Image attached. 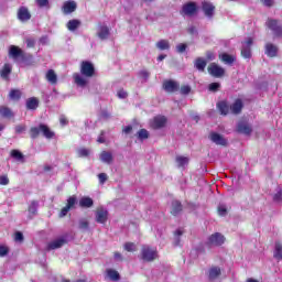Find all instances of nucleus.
<instances>
[{"label": "nucleus", "instance_id": "nucleus-1", "mask_svg": "<svg viewBox=\"0 0 282 282\" xmlns=\"http://www.w3.org/2000/svg\"><path fill=\"white\" fill-rule=\"evenodd\" d=\"M94 74H96L94 64L88 61H83L80 63V73L73 74L74 83L77 84L78 87H87L89 78H93Z\"/></svg>", "mask_w": 282, "mask_h": 282}, {"label": "nucleus", "instance_id": "nucleus-2", "mask_svg": "<svg viewBox=\"0 0 282 282\" xmlns=\"http://www.w3.org/2000/svg\"><path fill=\"white\" fill-rule=\"evenodd\" d=\"M141 259L148 262L155 261L158 259V249L147 245L143 246L141 249Z\"/></svg>", "mask_w": 282, "mask_h": 282}, {"label": "nucleus", "instance_id": "nucleus-3", "mask_svg": "<svg viewBox=\"0 0 282 282\" xmlns=\"http://www.w3.org/2000/svg\"><path fill=\"white\" fill-rule=\"evenodd\" d=\"M40 132L43 133V135H45L48 140L54 137V132H52V130H50L47 126L40 124L39 128H31V138H39Z\"/></svg>", "mask_w": 282, "mask_h": 282}, {"label": "nucleus", "instance_id": "nucleus-4", "mask_svg": "<svg viewBox=\"0 0 282 282\" xmlns=\"http://www.w3.org/2000/svg\"><path fill=\"white\" fill-rule=\"evenodd\" d=\"M226 242V237L219 232H215L208 237L207 243L208 246H224Z\"/></svg>", "mask_w": 282, "mask_h": 282}, {"label": "nucleus", "instance_id": "nucleus-5", "mask_svg": "<svg viewBox=\"0 0 282 282\" xmlns=\"http://www.w3.org/2000/svg\"><path fill=\"white\" fill-rule=\"evenodd\" d=\"M265 25L273 32L275 36H282V25L279 23V21L269 19Z\"/></svg>", "mask_w": 282, "mask_h": 282}, {"label": "nucleus", "instance_id": "nucleus-6", "mask_svg": "<svg viewBox=\"0 0 282 282\" xmlns=\"http://www.w3.org/2000/svg\"><path fill=\"white\" fill-rule=\"evenodd\" d=\"M95 219L97 224H107V219H109V212L104 207L97 208Z\"/></svg>", "mask_w": 282, "mask_h": 282}, {"label": "nucleus", "instance_id": "nucleus-7", "mask_svg": "<svg viewBox=\"0 0 282 282\" xmlns=\"http://www.w3.org/2000/svg\"><path fill=\"white\" fill-rule=\"evenodd\" d=\"M207 69L210 76H214V78H221V76H224V74L226 73V70L221 66L215 63L209 64Z\"/></svg>", "mask_w": 282, "mask_h": 282}, {"label": "nucleus", "instance_id": "nucleus-8", "mask_svg": "<svg viewBox=\"0 0 282 282\" xmlns=\"http://www.w3.org/2000/svg\"><path fill=\"white\" fill-rule=\"evenodd\" d=\"M96 35L100 41L109 39V26H107V24L99 23L96 28Z\"/></svg>", "mask_w": 282, "mask_h": 282}, {"label": "nucleus", "instance_id": "nucleus-9", "mask_svg": "<svg viewBox=\"0 0 282 282\" xmlns=\"http://www.w3.org/2000/svg\"><path fill=\"white\" fill-rule=\"evenodd\" d=\"M252 37H247V40L242 43L241 56H243V58H250V56H252V52L250 50V47H252Z\"/></svg>", "mask_w": 282, "mask_h": 282}, {"label": "nucleus", "instance_id": "nucleus-10", "mask_svg": "<svg viewBox=\"0 0 282 282\" xmlns=\"http://www.w3.org/2000/svg\"><path fill=\"white\" fill-rule=\"evenodd\" d=\"M197 13V4L195 2H188L183 6L182 14L184 17H193Z\"/></svg>", "mask_w": 282, "mask_h": 282}, {"label": "nucleus", "instance_id": "nucleus-11", "mask_svg": "<svg viewBox=\"0 0 282 282\" xmlns=\"http://www.w3.org/2000/svg\"><path fill=\"white\" fill-rule=\"evenodd\" d=\"M209 140H212L214 144H218L220 147H226V144H228V141L224 138V135L217 132H212L209 134Z\"/></svg>", "mask_w": 282, "mask_h": 282}, {"label": "nucleus", "instance_id": "nucleus-12", "mask_svg": "<svg viewBox=\"0 0 282 282\" xmlns=\"http://www.w3.org/2000/svg\"><path fill=\"white\" fill-rule=\"evenodd\" d=\"M166 117L164 116H156L151 122L152 129H162L163 127H166Z\"/></svg>", "mask_w": 282, "mask_h": 282}, {"label": "nucleus", "instance_id": "nucleus-13", "mask_svg": "<svg viewBox=\"0 0 282 282\" xmlns=\"http://www.w3.org/2000/svg\"><path fill=\"white\" fill-rule=\"evenodd\" d=\"M76 8H77L76 1L68 0L64 2L62 10L64 14H72V12H76Z\"/></svg>", "mask_w": 282, "mask_h": 282}, {"label": "nucleus", "instance_id": "nucleus-14", "mask_svg": "<svg viewBox=\"0 0 282 282\" xmlns=\"http://www.w3.org/2000/svg\"><path fill=\"white\" fill-rule=\"evenodd\" d=\"M163 89H165L169 94H173V91H177V89H180V84H177V82L167 80L164 82Z\"/></svg>", "mask_w": 282, "mask_h": 282}, {"label": "nucleus", "instance_id": "nucleus-15", "mask_svg": "<svg viewBox=\"0 0 282 282\" xmlns=\"http://www.w3.org/2000/svg\"><path fill=\"white\" fill-rule=\"evenodd\" d=\"M265 54L270 58H274V56H276V54H279V47L272 43H267L265 44Z\"/></svg>", "mask_w": 282, "mask_h": 282}, {"label": "nucleus", "instance_id": "nucleus-16", "mask_svg": "<svg viewBox=\"0 0 282 282\" xmlns=\"http://www.w3.org/2000/svg\"><path fill=\"white\" fill-rule=\"evenodd\" d=\"M18 19L22 22L30 21L32 19V15L30 14V11L25 7H21L18 11Z\"/></svg>", "mask_w": 282, "mask_h": 282}, {"label": "nucleus", "instance_id": "nucleus-17", "mask_svg": "<svg viewBox=\"0 0 282 282\" xmlns=\"http://www.w3.org/2000/svg\"><path fill=\"white\" fill-rule=\"evenodd\" d=\"M203 11H204V14L209 17V19H210L215 14V7L209 1H204L203 2Z\"/></svg>", "mask_w": 282, "mask_h": 282}, {"label": "nucleus", "instance_id": "nucleus-18", "mask_svg": "<svg viewBox=\"0 0 282 282\" xmlns=\"http://www.w3.org/2000/svg\"><path fill=\"white\" fill-rule=\"evenodd\" d=\"M63 246H65V239H55L47 245V250H57V248H63Z\"/></svg>", "mask_w": 282, "mask_h": 282}, {"label": "nucleus", "instance_id": "nucleus-19", "mask_svg": "<svg viewBox=\"0 0 282 282\" xmlns=\"http://www.w3.org/2000/svg\"><path fill=\"white\" fill-rule=\"evenodd\" d=\"M238 132L243 133L245 135H250L252 133V127L246 122H239Z\"/></svg>", "mask_w": 282, "mask_h": 282}, {"label": "nucleus", "instance_id": "nucleus-20", "mask_svg": "<svg viewBox=\"0 0 282 282\" xmlns=\"http://www.w3.org/2000/svg\"><path fill=\"white\" fill-rule=\"evenodd\" d=\"M175 162L178 169H185V166H188V162H191V159H188L187 156L177 155Z\"/></svg>", "mask_w": 282, "mask_h": 282}, {"label": "nucleus", "instance_id": "nucleus-21", "mask_svg": "<svg viewBox=\"0 0 282 282\" xmlns=\"http://www.w3.org/2000/svg\"><path fill=\"white\" fill-rule=\"evenodd\" d=\"M9 56H11V58H19V56H23V51L21 48H19V46H14L11 45L9 47Z\"/></svg>", "mask_w": 282, "mask_h": 282}, {"label": "nucleus", "instance_id": "nucleus-22", "mask_svg": "<svg viewBox=\"0 0 282 282\" xmlns=\"http://www.w3.org/2000/svg\"><path fill=\"white\" fill-rule=\"evenodd\" d=\"M241 109H243V102L241 101V99H237L230 106V113H241Z\"/></svg>", "mask_w": 282, "mask_h": 282}, {"label": "nucleus", "instance_id": "nucleus-23", "mask_svg": "<svg viewBox=\"0 0 282 282\" xmlns=\"http://www.w3.org/2000/svg\"><path fill=\"white\" fill-rule=\"evenodd\" d=\"M79 206L82 208H91L94 206V199L89 196H84L79 199Z\"/></svg>", "mask_w": 282, "mask_h": 282}, {"label": "nucleus", "instance_id": "nucleus-24", "mask_svg": "<svg viewBox=\"0 0 282 282\" xmlns=\"http://www.w3.org/2000/svg\"><path fill=\"white\" fill-rule=\"evenodd\" d=\"M99 158L105 164H111L113 162V154L111 152L104 151Z\"/></svg>", "mask_w": 282, "mask_h": 282}, {"label": "nucleus", "instance_id": "nucleus-25", "mask_svg": "<svg viewBox=\"0 0 282 282\" xmlns=\"http://www.w3.org/2000/svg\"><path fill=\"white\" fill-rule=\"evenodd\" d=\"M46 80L51 83V85H56L58 83V76L54 72V69H50L46 73Z\"/></svg>", "mask_w": 282, "mask_h": 282}, {"label": "nucleus", "instance_id": "nucleus-26", "mask_svg": "<svg viewBox=\"0 0 282 282\" xmlns=\"http://www.w3.org/2000/svg\"><path fill=\"white\" fill-rule=\"evenodd\" d=\"M217 107L223 116H228L230 113V106L226 101H219Z\"/></svg>", "mask_w": 282, "mask_h": 282}, {"label": "nucleus", "instance_id": "nucleus-27", "mask_svg": "<svg viewBox=\"0 0 282 282\" xmlns=\"http://www.w3.org/2000/svg\"><path fill=\"white\" fill-rule=\"evenodd\" d=\"M11 73H12V65L4 64L3 68L0 72V76L4 80H8V77L10 76Z\"/></svg>", "mask_w": 282, "mask_h": 282}, {"label": "nucleus", "instance_id": "nucleus-28", "mask_svg": "<svg viewBox=\"0 0 282 282\" xmlns=\"http://www.w3.org/2000/svg\"><path fill=\"white\" fill-rule=\"evenodd\" d=\"M155 45L158 50H160L161 52L171 50V43L169 42V40H160L159 42H156Z\"/></svg>", "mask_w": 282, "mask_h": 282}, {"label": "nucleus", "instance_id": "nucleus-29", "mask_svg": "<svg viewBox=\"0 0 282 282\" xmlns=\"http://www.w3.org/2000/svg\"><path fill=\"white\" fill-rule=\"evenodd\" d=\"M221 274V269L219 267H213L209 269V279L210 281H215V279H218Z\"/></svg>", "mask_w": 282, "mask_h": 282}, {"label": "nucleus", "instance_id": "nucleus-30", "mask_svg": "<svg viewBox=\"0 0 282 282\" xmlns=\"http://www.w3.org/2000/svg\"><path fill=\"white\" fill-rule=\"evenodd\" d=\"M206 65H207V63L202 57L196 58V61L194 63V67H196V69H198V72H204L206 69Z\"/></svg>", "mask_w": 282, "mask_h": 282}, {"label": "nucleus", "instance_id": "nucleus-31", "mask_svg": "<svg viewBox=\"0 0 282 282\" xmlns=\"http://www.w3.org/2000/svg\"><path fill=\"white\" fill-rule=\"evenodd\" d=\"M66 28H67V30H69V32H75V30H78V28H80V21L79 20H70L67 22Z\"/></svg>", "mask_w": 282, "mask_h": 282}, {"label": "nucleus", "instance_id": "nucleus-32", "mask_svg": "<svg viewBox=\"0 0 282 282\" xmlns=\"http://www.w3.org/2000/svg\"><path fill=\"white\" fill-rule=\"evenodd\" d=\"M107 276L110 281H120V273L113 269H107Z\"/></svg>", "mask_w": 282, "mask_h": 282}, {"label": "nucleus", "instance_id": "nucleus-33", "mask_svg": "<svg viewBox=\"0 0 282 282\" xmlns=\"http://www.w3.org/2000/svg\"><path fill=\"white\" fill-rule=\"evenodd\" d=\"M0 116H2V118H12L14 113L10 108L6 106H0Z\"/></svg>", "mask_w": 282, "mask_h": 282}, {"label": "nucleus", "instance_id": "nucleus-34", "mask_svg": "<svg viewBox=\"0 0 282 282\" xmlns=\"http://www.w3.org/2000/svg\"><path fill=\"white\" fill-rule=\"evenodd\" d=\"M171 213L172 215H178L180 213H182V203L178 200H173Z\"/></svg>", "mask_w": 282, "mask_h": 282}, {"label": "nucleus", "instance_id": "nucleus-35", "mask_svg": "<svg viewBox=\"0 0 282 282\" xmlns=\"http://www.w3.org/2000/svg\"><path fill=\"white\" fill-rule=\"evenodd\" d=\"M274 259H278L279 261L282 260V243L281 242H275V249L273 252Z\"/></svg>", "mask_w": 282, "mask_h": 282}, {"label": "nucleus", "instance_id": "nucleus-36", "mask_svg": "<svg viewBox=\"0 0 282 282\" xmlns=\"http://www.w3.org/2000/svg\"><path fill=\"white\" fill-rule=\"evenodd\" d=\"M39 107V99L36 97H31L26 100L28 109H36Z\"/></svg>", "mask_w": 282, "mask_h": 282}, {"label": "nucleus", "instance_id": "nucleus-37", "mask_svg": "<svg viewBox=\"0 0 282 282\" xmlns=\"http://www.w3.org/2000/svg\"><path fill=\"white\" fill-rule=\"evenodd\" d=\"M220 61H223V63H225L226 65H232V63H235V57L224 53L220 55Z\"/></svg>", "mask_w": 282, "mask_h": 282}, {"label": "nucleus", "instance_id": "nucleus-38", "mask_svg": "<svg viewBox=\"0 0 282 282\" xmlns=\"http://www.w3.org/2000/svg\"><path fill=\"white\" fill-rule=\"evenodd\" d=\"M37 208H39V202L33 200L29 206V215H31V217H34V215H36Z\"/></svg>", "mask_w": 282, "mask_h": 282}, {"label": "nucleus", "instance_id": "nucleus-39", "mask_svg": "<svg viewBox=\"0 0 282 282\" xmlns=\"http://www.w3.org/2000/svg\"><path fill=\"white\" fill-rule=\"evenodd\" d=\"M9 98L11 100H20L21 99V90H19V89L10 90Z\"/></svg>", "mask_w": 282, "mask_h": 282}, {"label": "nucleus", "instance_id": "nucleus-40", "mask_svg": "<svg viewBox=\"0 0 282 282\" xmlns=\"http://www.w3.org/2000/svg\"><path fill=\"white\" fill-rule=\"evenodd\" d=\"M11 158L17 160L18 162H23V153H21V151H19V150H12Z\"/></svg>", "mask_w": 282, "mask_h": 282}, {"label": "nucleus", "instance_id": "nucleus-41", "mask_svg": "<svg viewBox=\"0 0 282 282\" xmlns=\"http://www.w3.org/2000/svg\"><path fill=\"white\" fill-rule=\"evenodd\" d=\"M123 248L127 252H135V250H138V247L133 242H126Z\"/></svg>", "mask_w": 282, "mask_h": 282}, {"label": "nucleus", "instance_id": "nucleus-42", "mask_svg": "<svg viewBox=\"0 0 282 282\" xmlns=\"http://www.w3.org/2000/svg\"><path fill=\"white\" fill-rule=\"evenodd\" d=\"M184 235V230L182 229H177L174 232V246H178L180 245V237H182Z\"/></svg>", "mask_w": 282, "mask_h": 282}, {"label": "nucleus", "instance_id": "nucleus-43", "mask_svg": "<svg viewBox=\"0 0 282 282\" xmlns=\"http://www.w3.org/2000/svg\"><path fill=\"white\" fill-rule=\"evenodd\" d=\"M8 254H10V247L6 245H0V257H8Z\"/></svg>", "mask_w": 282, "mask_h": 282}, {"label": "nucleus", "instance_id": "nucleus-44", "mask_svg": "<svg viewBox=\"0 0 282 282\" xmlns=\"http://www.w3.org/2000/svg\"><path fill=\"white\" fill-rule=\"evenodd\" d=\"M137 135L140 140H148L149 131L147 129H141L138 131Z\"/></svg>", "mask_w": 282, "mask_h": 282}, {"label": "nucleus", "instance_id": "nucleus-45", "mask_svg": "<svg viewBox=\"0 0 282 282\" xmlns=\"http://www.w3.org/2000/svg\"><path fill=\"white\" fill-rule=\"evenodd\" d=\"M74 206H76V196H70V197L67 199V205H66V207L72 210V208H74Z\"/></svg>", "mask_w": 282, "mask_h": 282}, {"label": "nucleus", "instance_id": "nucleus-46", "mask_svg": "<svg viewBox=\"0 0 282 282\" xmlns=\"http://www.w3.org/2000/svg\"><path fill=\"white\" fill-rule=\"evenodd\" d=\"M273 200L276 202L278 204H281L282 202V189L278 188V192L273 196Z\"/></svg>", "mask_w": 282, "mask_h": 282}, {"label": "nucleus", "instance_id": "nucleus-47", "mask_svg": "<svg viewBox=\"0 0 282 282\" xmlns=\"http://www.w3.org/2000/svg\"><path fill=\"white\" fill-rule=\"evenodd\" d=\"M219 87H221L220 83H212L208 86L209 91H218Z\"/></svg>", "mask_w": 282, "mask_h": 282}, {"label": "nucleus", "instance_id": "nucleus-48", "mask_svg": "<svg viewBox=\"0 0 282 282\" xmlns=\"http://www.w3.org/2000/svg\"><path fill=\"white\" fill-rule=\"evenodd\" d=\"M227 213H228V209L226 208V205L218 206V215H220V217L226 216Z\"/></svg>", "mask_w": 282, "mask_h": 282}, {"label": "nucleus", "instance_id": "nucleus-49", "mask_svg": "<svg viewBox=\"0 0 282 282\" xmlns=\"http://www.w3.org/2000/svg\"><path fill=\"white\" fill-rule=\"evenodd\" d=\"M186 47H187L186 44L181 43V44L176 45V52H178V54H184V52H186Z\"/></svg>", "mask_w": 282, "mask_h": 282}, {"label": "nucleus", "instance_id": "nucleus-50", "mask_svg": "<svg viewBox=\"0 0 282 282\" xmlns=\"http://www.w3.org/2000/svg\"><path fill=\"white\" fill-rule=\"evenodd\" d=\"M79 228L82 230H87L89 228V221H87L86 219H82L79 221Z\"/></svg>", "mask_w": 282, "mask_h": 282}, {"label": "nucleus", "instance_id": "nucleus-51", "mask_svg": "<svg viewBox=\"0 0 282 282\" xmlns=\"http://www.w3.org/2000/svg\"><path fill=\"white\" fill-rule=\"evenodd\" d=\"M10 184V178H8V176L2 175L0 176V185L1 186H8Z\"/></svg>", "mask_w": 282, "mask_h": 282}, {"label": "nucleus", "instance_id": "nucleus-52", "mask_svg": "<svg viewBox=\"0 0 282 282\" xmlns=\"http://www.w3.org/2000/svg\"><path fill=\"white\" fill-rule=\"evenodd\" d=\"M98 180L100 184H105V182H107V180H109V176L106 173H100L98 174Z\"/></svg>", "mask_w": 282, "mask_h": 282}, {"label": "nucleus", "instance_id": "nucleus-53", "mask_svg": "<svg viewBox=\"0 0 282 282\" xmlns=\"http://www.w3.org/2000/svg\"><path fill=\"white\" fill-rule=\"evenodd\" d=\"M77 153H78L79 158H87V155H89V150H87V149H79L77 151Z\"/></svg>", "mask_w": 282, "mask_h": 282}, {"label": "nucleus", "instance_id": "nucleus-54", "mask_svg": "<svg viewBox=\"0 0 282 282\" xmlns=\"http://www.w3.org/2000/svg\"><path fill=\"white\" fill-rule=\"evenodd\" d=\"M35 1L40 8H47V6H50L48 0H35Z\"/></svg>", "mask_w": 282, "mask_h": 282}, {"label": "nucleus", "instance_id": "nucleus-55", "mask_svg": "<svg viewBox=\"0 0 282 282\" xmlns=\"http://www.w3.org/2000/svg\"><path fill=\"white\" fill-rule=\"evenodd\" d=\"M118 98H121L122 100H124V98H127V96H129V94H127V91L124 89H120L117 93Z\"/></svg>", "mask_w": 282, "mask_h": 282}, {"label": "nucleus", "instance_id": "nucleus-56", "mask_svg": "<svg viewBox=\"0 0 282 282\" xmlns=\"http://www.w3.org/2000/svg\"><path fill=\"white\" fill-rule=\"evenodd\" d=\"M181 94H183L184 96L191 94V87L189 86H182L181 87Z\"/></svg>", "mask_w": 282, "mask_h": 282}, {"label": "nucleus", "instance_id": "nucleus-57", "mask_svg": "<svg viewBox=\"0 0 282 282\" xmlns=\"http://www.w3.org/2000/svg\"><path fill=\"white\" fill-rule=\"evenodd\" d=\"M69 207L65 206L62 208L61 213H59V217H65L68 213H69Z\"/></svg>", "mask_w": 282, "mask_h": 282}, {"label": "nucleus", "instance_id": "nucleus-58", "mask_svg": "<svg viewBox=\"0 0 282 282\" xmlns=\"http://www.w3.org/2000/svg\"><path fill=\"white\" fill-rule=\"evenodd\" d=\"M14 239L15 241H23V234L21 231L15 232Z\"/></svg>", "mask_w": 282, "mask_h": 282}, {"label": "nucleus", "instance_id": "nucleus-59", "mask_svg": "<svg viewBox=\"0 0 282 282\" xmlns=\"http://www.w3.org/2000/svg\"><path fill=\"white\" fill-rule=\"evenodd\" d=\"M36 41H34L33 39H28L26 40V46L28 47H33L35 45Z\"/></svg>", "mask_w": 282, "mask_h": 282}, {"label": "nucleus", "instance_id": "nucleus-60", "mask_svg": "<svg viewBox=\"0 0 282 282\" xmlns=\"http://www.w3.org/2000/svg\"><path fill=\"white\" fill-rule=\"evenodd\" d=\"M25 131V126H17L15 127V133H23Z\"/></svg>", "mask_w": 282, "mask_h": 282}, {"label": "nucleus", "instance_id": "nucleus-61", "mask_svg": "<svg viewBox=\"0 0 282 282\" xmlns=\"http://www.w3.org/2000/svg\"><path fill=\"white\" fill-rule=\"evenodd\" d=\"M263 4L267 6L268 8L272 7L274 1L273 0H262Z\"/></svg>", "mask_w": 282, "mask_h": 282}, {"label": "nucleus", "instance_id": "nucleus-62", "mask_svg": "<svg viewBox=\"0 0 282 282\" xmlns=\"http://www.w3.org/2000/svg\"><path fill=\"white\" fill-rule=\"evenodd\" d=\"M187 32H188L189 34H197V29H196L195 26H189V28L187 29Z\"/></svg>", "mask_w": 282, "mask_h": 282}, {"label": "nucleus", "instance_id": "nucleus-63", "mask_svg": "<svg viewBox=\"0 0 282 282\" xmlns=\"http://www.w3.org/2000/svg\"><path fill=\"white\" fill-rule=\"evenodd\" d=\"M59 122H61L62 127H65V124H67V118H65V116H62L59 118Z\"/></svg>", "mask_w": 282, "mask_h": 282}, {"label": "nucleus", "instance_id": "nucleus-64", "mask_svg": "<svg viewBox=\"0 0 282 282\" xmlns=\"http://www.w3.org/2000/svg\"><path fill=\"white\" fill-rule=\"evenodd\" d=\"M132 127L131 126H127L124 129H123V133H131L132 131Z\"/></svg>", "mask_w": 282, "mask_h": 282}]
</instances>
